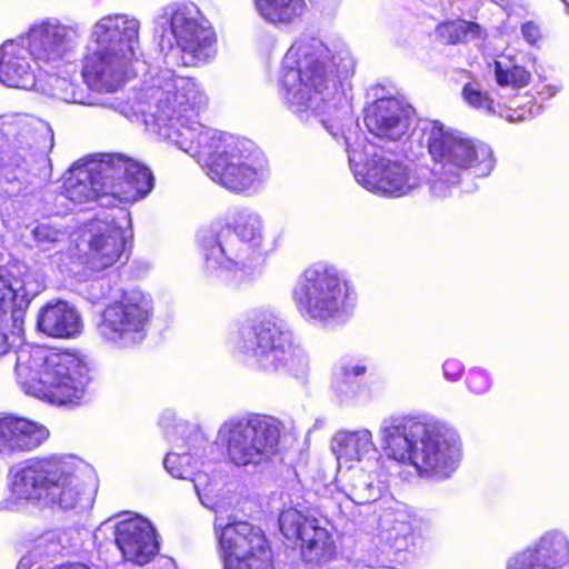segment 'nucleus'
<instances>
[{"instance_id":"nucleus-25","label":"nucleus","mask_w":569,"mask_h":569,"mask_svg":"<svg viewBox=\"0 0 569 569\" xmlns=\"http://www.w3.org/2000/svg\"><path fill=\"white\" fill-rule=\"evenodd\" d=\"M48 428L37 421L17 416L0 417V453L29 452L48 440Z\"/></svg>"},{"instance_id":"nucleus-1","label":"nucleus","mask_w":569,"mask_h":569,"mask_svg":"<svg viewBox=\"0 0 569 569\" xmlns=\"http://www.w3.org/2000/svg\"><path fill=\"white\" fill-rule=\"evenodd\" d=\"M381 450L368 428L339 430L331 440L338 470L395 462L412 467L422 478L445 480L458 469L462 445L458 432L428 416H391L378 429Z\"/></svg>"},{"instance_id":"nucleus-20","label":"nucleus","mask_w":569,"mask_h":569,"mask_svg":"<svg viewBox=\"0 0 569 569\" xmlns=\"http://www.w3.org/2000/svg\"><path fill=\"white\" fill-rule=\"evenodd\" d=\"M109 538H112L124 560L136 565L148 563L159 551L152 523L130 512L103 521L93 532L98 543Z\"/></svg>"},{"instance_id":"nucleus-44","label":"nucleus","mask_w":569,"mask_h":569,"mask_svg":"<svg viewBox=\"0 0 569 569\" xmlns=\"http://www.w3.org/2000/svg\"><path fill=\"white\" fill-rule=\"evenodd\" d=\"M561 88L562 86L558 81L550 83H541L538 88V94L546 99H549L555 97L561 90Z\"/></svg>"},{"instance_id":"nucleus-24","label":"nucleus","mask_w":569,"mask_h":569,"mask_svg":"<svg viewBox=\"0 0 569 569\" xmlns=\"http://www.w3.org/2000/svg\"><path fill=\"white\" fill-rule=\"evenodd\" d=\"M391 463H378L376 467L350 466L338 470L341 491L355 505H368L379 500L387 490V476Z\"/></svg>"},{"instance_id":"nucleus-40","label":"nucleus","mask_w":569,"mask_h":569,"mask_svg":"<svg viewBox=\"0 0 569 569\" xmlns=\"http://www.w3.org/2000/svg\"><path fill=\"white\" fill-rule=\"evenodd\" d=\"M466 387L472 395L482 396L488 393L493 385L491 373L480 367H472L467 371Z\"/></svg>"},{"instance_id":"nucleus-27","label":"nucleus","mask_w":569,"mask_h":569,"mask_svg":"<svg viewBox=\"0 0 569 569\" xmlns=\"http://www.w3.org/2000/svg\"><path fill=\"white\" fill-rule=\"evenodd\" d=\"M38 329L53 338H74L82 330V321L76 308L58 300L46 305L38 315Z\"/></svg>"},{"instance_id":"nucleus-7","label":"nucleus","mask_w":569,"mask_h":569,"mask_svg":"<svg viewBox=\"0 0 569 569\" xmlns=\"http://www.w3.org/2000/svg\"><path fill=\"white\" fill-rule=\"evenodd\" d=\"M153 188L151 171L122 154L76 162L62 178L60 197L73 204L118 208L143 199Z\"/></svg>"},{"instance_id":"nucleus-19","label":"nucleus","mask_w":569,"mask_h":569,"mask_svg":"<svg viewBox=\"0 0 569 569\" xmlns=\"http://www.w3.org/2000/svg\"><path fill=\"white\" fill-rule=\"evenodd\" d=\"M86 264L93 271H102L116 264L124 254L126 244L132 238L130 212L119 208L103 219H96L87 227Z\"/></svg>"},{"instance_id":"nucleus-31","label":"nucleus","mask_w":569,"mask_h":569,"mask_svg":"<svg viewBox=\"0 0 569 569\" xmlns=\"http://www.w3.org/2000/svg\"><path fill=\"white\" fill-rule=\"evenodd\" d=\"M380 539L396 551L406 550L411 539V515L401 506L386 510L380 517Z\"/></svg>"},{"instance_id":"nucleus-38","label":"nucleus","mask_w":569,"mask_h":569,"mask_svg":"<svg viewBox=\"0 0 569 569\" xmlns=\"http://www.w3.org/2000/svg\"><path fill=\"white\" fill-rule=\"evenodd\" d=\"M437 33L443 41L455 44L480 38L482 29L478 23L456 20L440 24Z\"/></svg>"},{"instance_id":"nucleus-45","label":"nucleus","mask_w":569,"mask_h":569,"mask_svg":"<svg viewBox=\"0 0 569 569\" xmlns=\"http://www.w3.org/2000/svg\"><path fill=\"white\" fill-rule=\"evenodd\" d=\"M33 569H98V568H91L83 563H66V565L52 567L48 562H46L43 565H39V566L34 567Z\"/></svg>"},{"instance_id":"nucleus-26","label":"nucleus","mask_w":569,"mask_h":569,"mask_svg":"<svg viewBox=\"0 0 569 569\" xmlns=\"http://www.w3.org/2000/svg\"><path fill=\"white\" fill-rule=\"evenodd\" d=\"M34 293L27 288V283L18 278H4L0 274V320L10 313L14 325L21 321L22 311L28 307ZM10 337L0 331V357L6 355L10 346L21 341V336L12 333Z\"/></svg>"},{"instance_id":"nucleus-3","label":"nucleus","mask_w":569,"mask_h":569,"mask_svg":"<svg viewBox=\"0 0 569 569\" xmlns=\"http://www.w3.org/2000/svg\"><path fill=\"white\" fill-rule=\"evenodd\" d=\"M209 97L200 81L176 74L170 69L151 76L131 104L147 130L184 151V144H197L204 131H216L198 121L206 111Z\"/></svg>"},{"instance_id":"nucleus-34","label":"nucleus","mask_w":569,"mask_h":569,"mask_svg":"<svg viewBox=\"0 0 569 569\" xmlns=\"http://www.w3.org/2000/svg\"><path fill=\"white\" fill-rule=\"evenodd\" d=\"M259 17L273 26H290L307 11L306 0H252Z\"/></svg>"},{"instance_id":"nucleus-11","label":"nucleus","mask_w":569,"mask_h":569,"mask_svg":"<svg viewBox=\"0 0 569 569\" xmlns=\"http://www.w3.org/2000/svg\"><path fill=\"white\" fill-rule=\"evenodd\" d=\"M233 353L252 361L266 372L287 373L306 379L309 357L293 342L292 333L272 313H257L229 335Z\"/></svg>"},{"instance_id":"nucleus-23","label":"nucleus","mask_w":569,"mask_h":569,"mask_svg":"<svg viewBox=\"0 0 569 569\" xmlns=\"http://www.w3.org/2000/svg\"><path fill=\"white\" fill-rule=\"evenodd\" d=\"M412 109L397 98H381L372 102L365 114V123L371 134L388 141L408 138Z\"/></svg>"},{"instance_id":"nucleus-29","label":"nucleus","mask_w":569,"mask_h":569,"mask_svg":"<svg viewBox=\"0 0 569 569\" xmlns=\"http://www.w3.org/2000/svg\"><path fill=\"white\" fill-rule=\"evenodd\" d=\"M203 443L202 436L193 431L186 440L176 439L173 449L163 459L168 473L177 479H194V472L201 465L200 449Z\"/></svg>"},{"instance_id":"nucleus-16","label":"nucleus","mask_w":569,"mask_h":569,"mask_svg":"<svg viewBox=\"0 0 569 569\" xmlns=\"http://www.w3.org/2000/svg\"><path fill=\"white\" fill-rule=\"evenodd\" d=\"M281 422L271 416L244 413L224 420L217 439L227 460L238 468L257 469L268 463L278 449Z\"/></svg>"},{"instance_id":"nucleus-21","label":"nucleus","mask_w":569,"mask_h":569,"mask_svg":"<svg viewBox=\"0 0 569 569\" xmlns=\"http://www.w3.org/2000/svg\"><path fill=\"white\" fill-rule=\"evenodd\" d=\"M44 126L26 114L0 116V169L8 174L9 169L27 170V154L33 143H38V130Z\"/></svg>"},{"instance_id":"nucleus-33","label":"nucleus","mask_w":569,"mask_h":569,"mask_svg":"<svg viewBox=\"0 0 569 569\" xmlns=\"http://www.w3.org/2000/svg\"><path fill=\"white\" fill-rule=\"evenodd\" d=\"M489 68L492 69L496 83L500 88L519 90L531 82V72L521 63L520 57L512 49H507L499 54Z\"/></svg>"},{"instance_id":"nucleus-6","label":"nucleus","mask_w":569,"mask_h":569,"mask_svg":"<svg viewBox=\"0 0 569 569\" xmlns=\"http://www.w3.org/2000/svg\"><path fill=\"white\" fill-rule=\"evenodd\" d=\"M140 30V20L123 12L91 23L81 59V77L89 89L114 93L126 84L141 54Z\"/></svg>"},{"instance_id":"nucleus-12","label":"nucleus","mask_w":569,"mask_h":569,"mask_svg":"<svg viewBox=\"0 0 569 569\" xmlns=\"http://www.w3.org/2000/svg\"><path fill=\"white\" fill-rule=\"evenodd\" d=\"M428 152L432 160L429 189L436 198L451 196L465 171L488 176L495 168L492 149L462 131L435 120L426 128Z\"/></svg>"},{"instance_id":"nucleus-10","label":"nucleus","mask_w":569,"mask_h":569,"mask_svg":"<svg viewBox=\"0 0 569 569\" xmlns=\"http://www.w3.org/2000/svg\"><path fill=\"white\" fill-rule=\"evenodd\" d=\"M263 220L250 209L238 210L229 224L201 238L203 271L209 278L222 274L237 280L252 277L262 262Z\"/></svg>"},{"instance_id":"nucleus-2","label":"nucleus","mask_w":569,"mask_h":569,"mask_svg":"<svg viewBox=\"0 0 569 569\" xmlns=\"http://www.w3.org/2000/svg\"><path fill=\"white\" fill-rule=\"evenodd\" d=\"M355 68L346 48L331 50L313 37L297 39L284 53L278 73L279 92L286 107L301 121H319L335 138L337 126L325 114L338 112L340 94L337 79Z\"/></svg>"},{"instance_id":"nucleus-9","label":"nucleus","mask_w":569,"mask_h":569,"mask_svg":"<svg viewBox=\"0 0 569 569\" xmlns=\"http://www.w3.org/2000/svg\"><path fill=\"white\" fill-rule=\"evenodd\" d=\"M197 144H184L207 176L236 193L257 190L268 177V161L251 141L219 131H204Z\"/></svg>"},{"instance_id":"nucleus-17","label":"nucleus","mask_w":569,"mask_h":569,"mask_svg":"<svg viewBox=\"0 0 569 569\" xmlns=\"http://www.w3.org/2000/svg\"><path fill=\"white\" fill-rule=\"evenodd\" d=\"M162 31L161 47L166 36L172 48L181 53V62L187 67L208 63L217 56V34L200 8L190 1H176L163 6L154 18Z\"/></svg>"},{"instance_id":"nucleus-47","label":"nucleus","mask_w":569,"mask_h":569,"mask_svg":"<svg viewBox=\"0 0 569 569\" xmlns=\"http://www.w3.org/2000/svg\"><path fill=\"white\" fill-rule=\"evenodd\" d=\"M561 1L565 3V6L567 7V9L569 10V0H561Z\"/></svg>"},{"instance_id":"nucleus-13","label":"nucleus","mask_w":569,"mask_h":569,"mask_svg":"<svg viewBox=\"0 0 569 569\" xmlns=\"http://www.w3.org/2000/svg\"><path fill=\"white\" fill-rule=\"evenodd\" d=\"M203 476L192 479L193 488L202 506L216 513L214 532L218 537L223 569H271V552L262 531L244 521H230L222 516L231 506V499Z\"/></svg>"},{"instance_id":"nucleus-28","label":"nucleus","mask_w":569,"mask_h":569,"mask_svg":"<svg viewBox=\"0 0 569 569\" xmlns=\"http://www.w3.org/2000/svg\"><path fill=\"white\" fill-rule=\"evenodd\" d=\"M79 540L76 529L47 531L34 540L31 550L20 559L17 569H30L37 560L68 555L77 548Z\"/></svg>"},{"instance_id":"nucleus-18","label":"nucleus","mask_w":569,"mask_h":569,"mask_svg":"<svg viewBox=\"0 0 569 569\" xmlns=\"http://www.w3.org/2000/svg\"><path fill=\"white\" fill-rule=\"evenodd\" d=\"M152 316L153 301L148 293L139 289L123 291L102 311L98 335L116 348H132L147 337Z\"/></svg>"},{"instance_id":"nucleus-5","label":"nucleus","mask_w":569,"mask_h":569,"mask_svg":"<svg viewBox=\"0 0 569 569\" xmlns=\"http://www.w3.org/2000/svg\"><path fill=\"white\" fill-rule=\"evenodd\" d=\"M81 37V24L74 20L51 16L33 21L24 32L0 44V83L32 89L38 70H56L73 61Z\"/></svg>"},{"instance_id":"nucleus-8","label":"nucleus","mask_w":569,"mask_h":569,"mask_svg":"<svg viewBox=\"0 0 569 569\" xmlns=\"http://www.w3.org/2000/svg\"><path fill=\"white\" fill-rule=\"evenodd\" d=\"M14 370L26 393L54 405L79 403L90 381L79 356L40 346L21 345L14 352Z\"/></svg>"},{"instance_id":"nucleus-22","label":"nucleus","mask_w":569,"mask_h":569,"mask_svg":"<svg viewBox=\"0 0 569 569\" xmlns=\"http://www.w3.org/2000/svg\"><path fill=\"white\" fill-rule=\"evenodd\" d=\"M568 565L569 538L563 531L552 529L511 555L506 569H562Z\"/></svg>"},{"instance_id":"nucleus-36","label":"nucleus","mask_w":569,"mask_h":569,"mask_svg":"<svg viewBox=\"0 0 569 569\" xmlns=\"http://www.w3.org/2000/svg\"><path fill=\"white\" fill-rule=\"evenodd\" d=\"M319 521L297 508H286L279 516V528L289 541H301Z\"/></svg>"},{"instance_id":"nucleus-37","label":"nucleus","mask_w":569,"mask_h":569,"mask_svg":"<svg viewBox=\"0 0 569 569\" xmlns=\"http://www.w3.org/2000/svg\"><path fill=\"white\" fill-rule=\"evenodd\" d=\"M32 236L40 250L49 251L67 240L68 230L60 220L54 219L38 223L32 229Z\"/></svg>"},{"instance_id":"nucleus-35","label":"nucleus","mask_w":569,"mask_h":569,"mask_svg":"<svg viewBox=\"0 0 569 569\" xmlns=\"http://www.w3.org/2000/svg\"><path fill=\"white\" fill-rule=\"evenodd\" d=\"M335 542L329 531L319 523L301 540V555L306 562L321 565L335 555Z\"/></svg>"},{"instance_id":"nucleus-46","label":"nucleus","mask_w":569,"mask_h":569,"mask_svg":"<svg viewBox=\"0 0 569 569\" xmlns=\"http://www.w3.org/2000/svg\"><path fill=\"white\" fill-rule=\"evenodd\" d=\"M104 296H106V292H104V291H102V292H100V293L93 295V296H92V299H94V300H99V299H101V298H102V297H104Z\"/></svg>"},{"instance_id":"nucleus-4","label":"nucleus","mask_w":569,"mask_h":569,"mask_svg":"<svg viewBox=\"0 0 569 569\" xmlns=\"http://www.w3.org/2000/svg\"><path fill=\"white\" fill-rule=\"evenodd\" d=\"M93 480L94 471L86 461L57 453L18 462L7 475V486L14 499L63 511L92 507Z\"/></svg>"},{"instance_id":"nucleus-14","label":"nucleus","mask_w":569,"mask_h":569,"mask_svg":"<svg viewBox=\"0 0 569 569\" xmlns=\"http://www.w3.org/2000/svg\"><path fill=\"white\" fill-rule=\"evenodd\" d=\"M292 300L305 319L333 326L350 318L357 303V293L339 268L319 261L300 274L292 289Z\"/></svg>"},{"instance_id":"nucleus-39","label":"nucleus","mask_w":569,"mask_h":569,"mask_svg":"<svg viewBox=\"0 0 569 569\" xmlns=\"http://www.w3.org/2000/svg\"><path fill=\"white\" fill-rule=\"evenodd\" d=\"M462 98L466 103L475 109H479L487 114H496L500 107L489 97L487 92L481 91L476 84L467 83L462 89Z\"/></svg>"},{"instance_id":"nucleus-41","label":"nucleus","mask_w":569,"mask_h":569,"mask_svg":"<svg viewBox=\"0 0 569 569\" xmlns=\"http://www.w3.org/2000/svg\"><path fill=\"white\" fill-rule=\"evenodd\" d=\"M498 109V112L496 114L500 116L501 118H505L509 122H520L529 120L533 117V112L531 108L522 107L520 104H516L515 107H502L500 104Z\"/></svg>"},{"instance_id":"nucleus-15","label":"nucleus","mask_w":569,"mask_h":569,"mask_svg":"<svg viewBox=\"0 0 569 569\" xmlns=\"http://www.w3.org/2000/svg\"><path fill=\"white\" fill-rule=\"evenodd\" d=\"M348 159L356 181L365 189L389 197H403L419 189L427 169L411 166L397 156L378 149L363 139L349 142L345 137Z\"/></svg>"},{"instance_id":"nucleus-49","label":"nucleus","mask_w":569,"mask_h":569,"mask_svg":"<svg viewBox=\"0 0 569 569\" xmlns=\"http://www.w3.org/2000/svg\"><path fill=\"white\" fill-rule=\"evenodd\" d=\"M271 569H273V568L271 567Z\"/></svg>"},{"instance_id":"nucleus-30","label":"nucleus","mask_w":569,"mask_h":569,"mask_svg":"<svg viewBox=\"0 0 569 569\" xmlns=\"http://www.w3.org/2000/svg\"><path fill=\"white\" fill-rule=\"evenodd\" d=\"M368 371L366 361L356 359H342L332 371L330 390L335 399L341 405L355 402L362 392V386L358 378Z\"/></svg>"},{"instance_id":"nucleus-42","label":"nucleus","mask_w":569,"mask_h":569,"mask_svg":"<svg viewBox=\"0 0 569 569\" xmlns=\"http://www.w3.org/2000/svg\"><path fill=\"white\" fill-rule=\"evenodd\" d=\"M463 371L465 365L456 358H449L442 363V375L447 381H459Z\"/></svg>"},{"instance_id":"nucleus-32","label":"nucleus","mask_w":569,"mask_h":569,"mask_svg":"<svg viewBox=\"0 0 569 569\" xmlns=\"http://www.w3.org/2000/svg\"><path fill=\"white\" fill-rule=\"evenodd\" d=\"M52 90L53 97L66 102L100 106L114 110L127 119H132L137 114L131 103L119 97L101 98L96 101L84 100L83 92L79 86L67 78H56Z\"/></svg>"},{"instance_id":"nucleus-48","label":"nucleus","mask_w":569,"mask_h":569,"mask_svg":"<svg viewBox=\"0 0 569 569\" xmlns=\"http://www.w3.org/2000/svg\"><path fill=\"white\" fill-rule=\"evenodd\" d=\"M11 179L17 180V179H19V177L17 174H14Z\"/></svg>"},{"instance_id":"nucleus-43","label":"nucleus","mask_w":569,"mask_h":569,"mask_svg":"<svg viewBox=\"0 0 569 569\" xmlns=\"http://www.w3.org/2000/svg\"><path fill=\"white\" fill-rule=\"evenodd\" d=\"M521 34L529 44H536L541 37L540 29L533 22H526L521 27Z\"/></svg>"}]
</instances>
